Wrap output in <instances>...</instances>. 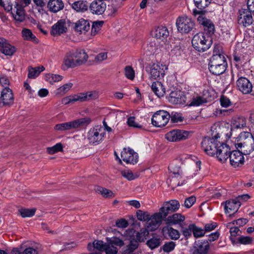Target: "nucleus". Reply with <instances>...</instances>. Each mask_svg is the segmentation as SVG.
<instances>
[{"instance_id":"1","label":"nucleus","mask_w":254,"mask_h":254,"mask_svg":"<svg viewBox=\"0 0 254 254\" xmlns=\"http://www.w3.org/2000/svg\"><path fill=\"white\" fill-rule=\"evenodd\" d=\"M240 142L236 144L237 149H239L244 155L250 154L254 150V137L249 132L240 134Z\"/></svg>"},{"instance_id":"2","label":"nucleus","mask_w":254,"mask_h":254,"mask_svg":"<svg viewBox=\"0 0 254 254\" xmlns=\"http://www.w3.org/2000/svg\"><path fill=\"white\" fill-rule=\"evenodd\" d=\"M191 43L196 50L203 52L210 48L212 44V39L210 36L204 33H199L193 36Z\"/></svg>"},{"instance_id":"3","label":"nucleus","mask_w":254,"mask_h":254,"mask_svg":"<svg viewBox=\"0 0 254 254\" xmlns=\"http://www.w3.org/2000/svg\"><path fill=\"white\" fill-rule=\"evenodd\" d=\"M219 136L217 134L213 137H205L201 142V147L203 151L208 155L214 156L217 153V146H219L220 142L217 140Z\"/></svg>"},{"instance_id":"4","label":"nucleus","mask_w":254,"mask_h":254,"mask_svg":"<svg viewBox=\"0 0 254 254\" xmlns=\"http://www.w3.org/2000/svg\"><path fill=\"white\" fill-rule=\"evenodd\" d=\"M178 31L182 34H188L194 29L195 23L192 19L186 15L179 16L176 19Z\"/></svg>"},{"instance_id":"5","label":"nucleus","mask_w":254,"mask_h":254,"mask_svg":"<svg viewBox=\"0 0 254 254\" xmlns=\"http://www.w3.org/2000/svg\"><path fill=\"white\" fill-rule=\"evenodd\" d=\"M170 207H160V212L152 215L147 220L148 227L151 230L156 229L161 224L162 220L168 215Z\"/></svg>"},{"instance_id":"6","label":"nucleus","mask_w":254,"mask_h":254,"mask_svg":"<svg viewBox=\"0 0 254 254\" xmlns=\"http://www.w3.org/2000/svg\"><path fill=\"white\" fill-rule=\"evenodd\" d=\"M193 12L194 15H199L197 18V21L199 24L203 26L204 30L209 35L213 34L215 31V26L212 21L205 16L202 10H194Z\"/></svg>"},{"instance_id":"7","label":"nucleus","mask_w":254,"mask_h":254,"mask_svg":"<svg viewBox=\"0 0 254 254\" xmlns=\"http://www.w3.org/2000/svg\"><path fill=\"white\" fill-rule=\"evenodd\" d=\"M170 118L169 113L164 110L157 111L151 119L152 124L156 127L165 126L169 122Z\"/></svg>"},{"instance_id":"8","label":"nucleus","mask_w":254,"mask_h":254,"mask_svg":"<svg viewBox=\"0 0 254 254\" xmlns=\"http://www.w3.org/2000/svg\"><path fill=\"white\" fill-rule=\"evenodd\" d=\"M252 12L246 9H241L239 10L238 16V23L245 27L252 25V30L254 32V20L253 19Z\"/></svg>"},{"instance_id":"9","label":"nucleus","mask_w":254,"mask_h":254,"mask_svg":"<svg viewBox=\"0 0 254 254\" xmlns=\"http://www.w3.org/2000/svg\"><path fill=\"white\" fill-rule=\"evenodd\" d=\"M214 97L209 95L208 91H204L202 96H193L191 100L187 103L188 106H198L203 103H207L212 101Z\"/></svg>"},{"instance_id":"10","label":"nucleus","mask_w":254,"mask_h":254,"mask_svg":"<svg viewBox=\"0 0 254 254\" xmlns=\"http://www.w3.org/2000/svg\"><path fill=\"white\" fill-rule=\"evenodd\" d=\"M14 96L12 91L8 87H5L1 92L0 107L10 106L13 103Z\"/></svg>"},{"instance_id":"11","label":"nucleus","mask_w":254,"mask_h":254,"mask_svg":"<svg viewBox=\"0 0 254 254\" xmlns=\"http://www.w3.org/2000/svg\"><path fill=\"white\" fill-rule=\"evenodd\" d=\"M102 131V128L98 127L90 129L87 136L90 143L97 144L102 141L104 136Z\"/></svg>"},{"instance_id":"12","label":"nucleus","mask_w":254,"mask_h":254,"mask_svg":"<svg viewBox=\"0 0 254 254\" xmlns=\"http://www.w3.org/2000/svg\"><path fill=\"white\" fill-rule=\"evenodd\" d=\"M216 156L219 161L224 163L230 157L231 149L230 147L226 144L221 142L219 146H217Z\"/></svg>"},{"instance_id":"13","label":"nucleus","mask_w":254,"mask_h":254,"mask_svg":"<svg viewBox=\"0 0 254 254\" xmlns=\"http://www.w3.org/2000/svg\"><path fill=\"white\" fill-rule=\"evenodd\" d=\"M121 157L127 164H134L138 161L137 154L130 148H124L121 152Z\"/></svg>"},{"instance_id":"14","label":"nucleus","mask_w":254,"mask_h":254,"mask_svg":"<svg viewBox=\"0 0 254 254\" xmlns=\"http://www.w3.org/2000/svg\"><path fill=\"white\" fill-rule=\"evenodd\" d=\"M188 132L183 130H173L166 134V138L170 141H178L187 138Z\"/></svg>"},{"instance_id":"15","label":"nucleus","mask_w":254,"mask_h":254,"mask_svg":"<svg viewBox=\"0 0 254 254\" xmlns=\"http://www.w3.org/2000/svg\"><path fill=\"white\" fill-rule=\"evenodd\" d=\"M243 155L239 149L231 151L229 157L230 164L234 167L243 165L245 162Z\"/></svg>"},{"instance_id":"16","label":"nucleus","mask_w":254,"mask_h":254,"mask_svg":"<svg viewBox=\"0 0 254 254\" xmlns=\"http://www.w3.org/2000/svg\"><path fill=\"white\" fill-rule=\"evenodd\" d=\"M25 7L18 2H15L13 11H11L14 19L18 22H22L25 19Z\"/></svg>"},{"instance_id":"17","label":"nucleus","mask_w":254,"mask_h":254,"mask_svg":"<svg viewBox=\"0 0 254 254\" xmlns=\"http://www.w3.org/2000/svg\"><path fill=\"white\" fill-rule=\"evenodd\" d=\"M237 87L243 94H250L252 91L253 85L247 78L240 77L236 82Z\"/></svg>"},{"instance_id":"18","label":"nucleus","mask_w":254,"mask_h":254,"mask_svg":"<svg viewBox=\"0 0 254 254\" xmlns=\"http://www.w3.org/2000/svg\"><path fill=\"white\" fill-rule=\"evenodd\" d=\"M187 97L180 90L172 91L169 95V101L174 104L184 105L186 103Z\"/></svg>"},{"instance_id":"19","label":"nucleus","mask_w":254,"mask_h":254,"mask_svg":"<svg viewBox=\"0 0 254 254\" xmlns=\"http://www.w3.org/2000/svg\"><path fill=\"white\" fill-rule=\"evenodd\" d=\"M78 66L73 51L67 53L63 60L62 69L65 70L69 68H73Z\"/></svg>"},{"instance_id":"20","label":"nucleus","mask_w":254,"mask_h":254,"mask_svg":"<svg viewBox=\"0 0 254 254\" xmlns=\"http://www.w3.org/2000/svg\"><path fill=\"white\" fill-rule=\"evenodd\" d=\"M193 247V254H206L209 249V244L207 240H198L195 242Z\"/></svg>"},{"instance_id":"21","label":"nucleus","mask_w":254,"mask_h":254,"mask_svg":"<svg viewBox=\"0 0 254 254\" xmlns=\"http://www.w3.org/2000/svg\"><path fill=\"white\" fill-rule=\"evenodd\" d=\"M89 8L92 13L100 15L105 11L106 4L101 0H94L89 5Z\"/></svg>"},{"instance_id":"22","label":"nucleus","mask_w":254,"mask_h":254,"mask_svg":"<svg viewBox=\"0 0 254 254\" xmlns=\"http://www.w3.org/2000/svg\"><path fill=\"white\" fill-rule=\"evenodd\" d=\"M74 30L79 34H85L90 29V24L87 20L81 18L74 23Z\"/></svg>"},{"instance_id":"23","label":"nucleus","mask_w":254,"mask_h":254,"mask_svg":"<svg viewBox=\"0 0 254 254\" xmlns=\"http://www.w3.org/2000/svg\"><path fill=\"white\" fill-rule=\"evenodd\" d=\"M91 122L89 118H80L71 122H66L67 130L76 129L78 127L86 126Z\"/></svg>"},{"instance_id":"24","label":"nucleus","mask_w":254,"mask_h":254,"mask_svg":"<svg viewBox=\"0 0 254 254\" xmlns=\"http://www.w3.org/2000/svg\"><path fill=\"white\" fill-rule=\"evenodd\" d=\"M66 23L64 20H59L56 24L52 26L51 34L53 36L60 35L66 31Z\"/></svg>"},{"instance_id":"25","label":"nucleus","mask_w":254,"mask_h":254,"mask_svg":"<svg viewBox=\"0 0 254 254\" xmlns=\"http://www.w3.org/2000/svg\"><path fill=\"white\" fill-rule=\"evenodd\" d=\"M0 51L6 56H12L15 52V48L4 39L0 46Z\"/></svg>"},{"instance_id":"26","label":"nucleus","mask_w":254,"mask_h":254,"mask_svg":"<svg viewBox=\"0 0 254 254\" xmlns=\"http://www.w3.org/2000/svg\"><path fill=\"white\" fill-rule=\"evenodd\" d=\"M150 73L151 77L155 79L160 77H163L165 75V71L160 65L153 64L151 67Z\"/></svg>"},{"instance_id":"27","label":"nucleus","mask_w":254,"mask_h":254,"mask_svg":"<svg viewBox=\"0 0 254 254\" xmlns=\"http://www.w3.org/2000/svg\"><path fill=\"white\" fill-rule=\"evenodd\" d=\"M232 224V223H229L227 225V227L229 228V232L230 233V240L232 244L234 245L236 244V241L237 240V237L241 236L242 231L240 230L238 227L234 226L231 227L230 225Z\"/></svg>"},{"instance_id":"28","label":"nucleus","mask_w":254,"mask_h":254,"mask_svg":"<svg viewBox=\"0 0 254 254\" xmlns=\"http://www.w3.org/2000/svg\"><path fill=\"white\" fill-rule=\"evenodd\" d=\"M185 217L180 213H175L169 216L166 219V223L170 225L179 224L184 222Z\"/></svg>"},{"instance_id":"29","label":"nucleus","mask_w":254,"mask_h":254,"mask_svg":"<svg viewBox=\"0 0 254 254\" xmlns=\"http://www.w3.org/2000/svg\"><path fill=\"white\" fill-rule=\"evenodd\" d=\"M73 53L78 66L87 62L88 56L84 50H76L73 51Z\"/></svg>"},{"instance_id":"30","label":"nucleus","mask_w":254,"mask_h":254,"mask_svg":"<svg viewBox=\"0 0 254 254\" xmlns=\"http://www.w3.org/2000/svg\"><path fill=\"white\" fill-rule=\"evenodd\" d=\"M64 5L62 0H50L48 7L50 11L57 12L64 8Z\"/></svg>"},{"instance_id":"31","label":"nucleus","mask_w":254,"mask_h":254,"mask_svg":"<svg viewBox=\"0 0 254 254\" xmlns=\"http://www.w3.org/2000/svg\"><path fill=\"white\" fill-rule=\"evenodd\" d=\"M71 6L77 12H84L88 10L89 4L87 1L78 0L74 2Z\"/></svg>"},{"instance_id":"32","label":"nucleus","mask_w":254,"mask_h":254,"mask_svg":"<svg viewBox=\"0 0 254 254\" xmlns=\"http://www.w3.org/2000/svg\"><path fill=\"white\" fill-rule=\"evenodd\" d=\"M151 88L152 91L159 98L163 97L165 93V89L160 82H153Z\"/></svg>"},{"instance_id":"33","label":"nucleus","mask_w":254,"mask_h":254,"mask_svg":"<svg viewBox=\"0 0 254 254\" xmlns=\"http://www.w3.org/2000/svg\"><path fill=\"white\" fill-rule=\"evenodd\" d=\"M227 65L224 64H209V71L214 75H219L225 72L226 69Z\"/></svg>"},{"instance_id":"34","label":"nucleus","mask_w":254,"mask_h":254,"mask_svg":"<svg viewBox=\"0 0 254 254\" xmlns=\"http://www.w3.org/2000/svg\"><path fill=\"white\" fill-rule=\"evenodd\" d=\"M106 244H104L102 241L95 240L92 244L89 243L87 245V249L89 251H93L94 249H97L100 252H104V249Z\"/></svg>"},{"instance_id":"35","label":"nucleus","mask_w":254,"mask_h":254,"mask_svg":"<svg viewBox=\"0 0 254 254\" xmlns=\"http://www.w3.org/2000/svg\"><path fill=\"white\" fill-rule=\"evenodd\" d=\"M162 243V240L158 236H153L151 238L149 239L146 244L149 248L153 250L158 248L160 246Z\"/></svg>"},{"instance_id":"36","label":"nucleus","mask_w":254,"mask_h":254,"mask_svg":"<svg viewBox=\"0 0 254 254\" xmlns=\"http://www.w3.org/2000/svg\"><path fill=\"white\" fill-rule=\"evenodd\" d=\"M139 246L138 242L134 239L130 240L129 244L127 246L124 251V254H134V252Z\"/></svg>"},{"instance_id":"37","label":"nucleus","mask_w":254,"mask_h":254,"mask_svg":"<svg viewBox=\"0 0 254 254\" xmlns=\"http://www.w3.org/2000/svg\"><path fill=\"white\" fill-rule=\"evenodd\" d=\"M209 64H224L227 65L226 59L224 55H212L210 59Z\"/></svg>"},{"instance_id":"38","label":"nucleus","mask_w":254,"mask_h":254,"mask_svg":"<svg viewBox=\"0 0 254 254\" xmlns=\"http://www.w3.org/2000/svg\"><path fill=\"white\" fill-rule=\"evenodd\" d=\"M155 37L157 39H164L169 35V32L166 27L159 26L155 30Z\"/></svg>"},{"instance_id":"39","label":"nucleus","mask_w":254,"mask_h":254,"mask_svg":"<svg viewBox=\"0 0 254 254\" xmlns=\"http://www.w3.org/2000/svg\"><path fill=\"white\" fill-rule=\"evenodd\" d=\"M22 36L25 40L37 43V38L33 34L32 31L27 28H23L21 32Z\"/></svg>"},{"instance_id":"40","label":"nucleus","mask_w":254,"mask_h":254,"mask_svg":"<svg viewBox=\"0 0 254 254\" xmlns=\"http://www.w3.org/2000/svg\"><path fill=\"white\" fill-rule=\"evenodd\" d=\"M179 177L172 176L171 178L167 181L168 186L171 187L173 190L178 186H181L187 183L186 180H184L183 182L178 181V179Z\"/></svg>"},{"instance_id":"41","label":"nucleus","mask_w":254,"mask_h":254,"mask_svg":"<svg viewBox=\"0 0 254 254\" xmlns=\"http://www.w3.org/2000/svg\"><path fill=\"white\" fill-rule=\"evenodd\" d=\"M164 231H167V233L171 239L174 240H178L181 236L180 233L172 227H167L163 229Z\"/></svg>"},{"instance_id":"42","label":"nucleus","mask_w":254,"mask_h":254,"mask_svg":"<svg viewBox=\"0 0 254 254\" xmlns=\"http://www.w3.org/2000/svg\"><path fill=\"white\" fill-rule=\"evenodd\" d=\"M45 69L44 66H38L35 68L28 67V77L29 78H35L37 77L40 73Z\"/></svg>"},{"instance_id":"43","label":"nucleus","mask_w":254,"mask_h":254,"mask_svg":"<svg viewBox=\"0 0 254 254\" xmlns=\"http://www.w3.org/2000/svg\"><path fill=\"white\" fill-rule=\"evenodd\" d=\"M189 228L192 230V234L195 238H199L202 237L205 234V231L201 228L197 227L194 224L189 225Z\"/></svg>"},{"instance_id":"44","label":"nucleus","mask_w":254,"mask_h":254,"mask_svg":"<svg viewBox=\"0 0 254 254\" xmlns=\"http://www.w3.org/2000/svg\"><path fill=\"white\" fill-rule=\"evenodd\" d=\"M246 119L244 117L236 118L233 121V126L237 128H242L246 127Z\"/></svg>"},{"instance_id":"45","label":"nucleus","mask_w":254,"mask_h":254,"mask_svg":"<svg viewBox=\"0 0 254 254\" xmlns=\"http://www.w3.org/2000/svg\"><path fill=\"white\" fill-rule=\"evenodd\" d=\"M22 217H30L33 216L36 212V208H26L21 207L18 210Z\"/></svg>"},{"instance_id":"46","label":"nucleus","mask_w":254,"mask_h":254,"mask_svg":"<svg viewBox=\"0 0 254 254\" xmlns=\"http://www.w3.org/2000/svg\"><path fill=\"white\" fill-rule=\"evenodd\" d=\"M149 234V231L146 228H141L139 232L136 234V241L138 242H143Z\"/></svg>"},{"instance_id":"47","label":"nucleus","mask_w":254,"mask_h":254,"mask_svg":"<svg viewBox=\"0 0 254 254\" xmlns=\"http://www.w3.org/2000/svg\"><path fill=\"white\" fill-rule=\"evenodd\" d=\"M253 239L252 237L241 235L237 238L235 245H250L253 243Z\"/></svg>"},{"instance_id":"48","label":"nucleus","mask_w":254,"mask_h":254,"mask_svg":"<svg viewBox=\"0 0 254 254\" xmlns=\"http://www.w3.org/2000/svg\"><path fill=\"white\" fill-rule=\"evenodd\" d=\"M234 60L237 63V64L243 66L249 60L247 55L235 54L234 56Z\"/></svg>"},{"instance_id":"49","label":"nucleus","mask_w":254,"mask_h":254,"mask_svg":"<svg viewBox=\"0 0 254 254\" xmlns=\"http://www.w3.org/2000/svg\"><path fill=\"white\" fill-rule=\"evenodd\" d=\"M169 170L172 173L173 176L182 178V171L179 166H176L173 164H170L168 167Z\"/></svg>"},{"instance_id":"50","label":"nucleus","mask_w":254,"mask_h":254,"mask_svg":"<svg viewBox=\"0 0 254 254\" xmlns=\"http://www.w3.org/2000/svg\"><path fill=\"white\" fill-rule=\"evenodd\" d=\"M73 84L71 82L66 83L57 89L56 95H63L72 87Z\"/></svg>"},{"instance_id":"51","label":"nucleus","mask_w":254,"mask_h":254,"mask_svg":"<svg viewBox=\"0 0 254 254\" xmlns=\"http://www.w3.org/2000/svg\"><path fill=\"white\" fill-rule=\"evenodd\" d=\"M113 204L114 205H130L131 206H140V203L138 201L135 200H132L130 201H126L120 202L119 201L115 200L113 201Z\"/></svg>"},{"instance_id":"52","label":"nucleus","mask_w":254,"mask_h":254,"mask_svg":"<svg viewBox=\"0 0 254 254\" xmlns=\"http://www.w3.org/2000/svg\"><path fill=\"white\" fill-rule=\"evenodd\" d=\"M96 190L98 193L101 194L104 197L109 198L113 196V193L112 191L106 188L101 187H98Z\"/></svg>"},{"instance_id":"53","label":"nucleus","mask_w":254,"mask_h":254,"mask_svg":"<svg viewBox=\"0 0 254 254\" xmlns=\"http://www.w3.org/2000/svg\"><path fill=\"white\" fill-rule=\"evenodd\" d=\"M46 80L51 84L54 82H59L61 81L63 79V76L59 74L49 73L46 75Z\"/></svg>"},{"instance_id":"54","label":"nucleus","mask_w":254,"mask_h":254,"mask_svg":"<svg viewBox=\"0 0 254 254\" xmlns=\"http://www.w3.org/2000/svg\"><path fill=\"white\" fill-rule=\"evenodd\" d=\"M82 95L83 98V102L90 100L96 99L98 97V93L95 91L82 93Z\"/></svg>"},{"instance_id":"55","label":"nucleus","mask_w":254,"mask_h":254,"mask_svg":"<svg viewBox=\"0 0 254 254\" xmlns=\"http://www.w3.org/2000/svg\"><path fill=\"white\" fill-rule=\"evenodd\" d=\"M195 6L199 9H202L206 7L211 0H193Z\"/></svg>"},{"instance_id":"56","label":"nucleus","mask_w":254,"mask_h":254,"mask_svg":"<svg viewBox=\"0 0 254 254\" xmlns=\"http://www.w3.org/2000/svg\"><path fill=\"white\" fill-rule=\"evenodd\" d=\"M63 150V145L61 143H58L54 146L48 147L47 149V152L50 154H53L56 152L62 151Z\"/></svg>"},{"instance_id":"57","label":"nucleus","mask_w":254,"mask_h":254,"mask_svg":"<svg viewBox=\"0 0 254 254\" xmlns=\"http://www.w3.org/2000/svg\"><path fill=\"white\" fill-rule=\"evenodd\" d=\"M103 21H95L93 22L91 27V34L95 35L99 31L103 25Z\"/></svg>"},{"instance_id":"58","label":"nucleus","mask_w":254,"mask_h":254,"mask_svg":"<svg viewBox=\"0 0 254 254\" xmlns=\"http://www.w3.org/2000/svg\"><path fill=\"white\" fill-rule=\"evenodd\" d=\"M175 242L171 241L166 243L163 246V250L165 253H170L173 251L175 248Z\"/></svg>"},{"instance_id":"59","label":"nucleus","mask_w":254,"mask_h":254,"mask_svg":"<svg viewBox=\"0 0 254 254\" xmlns=\"http://www.w3.org/2000/svg\"><path fill=\"white\" fill-rule=\"evenodd\" d=\"M125 75L127 78L133 80L134 78V71L130 66H127L125 68Z\"/></svg>"},{"instance_id":"60","label":"nucleus","mask_w":254,"mask_h":254,"mask_svg":"<svg viewBox=\"0 0 254 254\" xmlns=\"http://www.w3.org/2000/svg\"><path fill=\"white\" fill-rule=\"evenodd\" d=\"M122 176L127 179L129 181H131L137 178L138 176L136 174H134L130 170L123 171L121 173Z\"/></svg>"},{"instance_id":"61","label":"nucleus","mask_w":254,"mask_h":254,"mask_svg":"<svg viewBox=\"0 0 254 254\" xmlns=\"http://www.w3.org/2000/svg\"><path fill=\"white\" fill-rule=\"evenodd\" d=\"M239 198H237L236 197L235 198L230 199L226 200L225 202L222 203V205L224 204V206H232L233 205H237L238 206H241L240 202L238 201Z\"/></svg>"},{"instance_id":"62","label":"nucleus","mask_w":254,"mask_h":254,"mask_svg":"<svg viewBox=\"0 0 254 254\" xmlns=\"http://www.w3.org/2000/svg\"><path fill=\"white\" fill-rule=\"evenodd\" d=\"M136 215L137 219L140 221H146L149 218V214L140 210L137 211Z\"/></svg>"},{"instance_id":"63","label":"nucleus","mask_w":254,"mask_h":254,"mask_svg":"<svg viewBox=\"0 0 254 254\" xmlns=\"http://www.w3.org/2000/svg\"><path fill=\"white\" fill-rule=\"evenodd\" d=\"M104 251L105 252L106 254H116L118 252V250L114 246L106 244Z\"/></svg>"},{"instance_id":"64","label":"nucleus","mask_w":254,"mask_h":254,"mask_svg":"<svg viewBox=\"0 0 254 254\" xmlns=\"http://www.w3.org/2000/svg\"><path fill=\"white\" fill-rule=\"evenodd\" d=\"M220 102L221 105L223 107L227 108L231 105L232 103L230 99L225 96H222L220 99Z\"/></svg>"}]
</instances>
